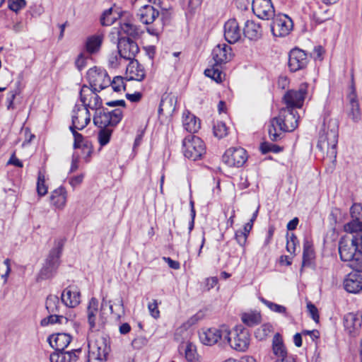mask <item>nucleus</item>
<instances>
[{"label": "nucleus", "instance_id": "1", "mask_svg": "<svg viewBox=\"0 0 362 362\" xmlns=\"http://www.w3.org/2000/svg\"><path fill=\"white\" fill-rule=\"evenodd\" d=\"M300 117L295 109L284 107L279 115L270 119L268 134L272 141L281 140L285 132L293 131L298 125Z\"/></svg>", "mask_w": 362, "mask_h": 362}, {"label": "nucleus", "instance_id": "2", "mask_svg": "<svg viewBox=\"0 0 362 362\" xmlns=\"http://www.w3.org/2000/svg\"><path fill=\"white\" fill-rule=\"evenodd\" d=\"M339 137V123L336 119H325L320 131L317 148L326 151L327 156L335 159L337 157V145Z\"/></svg>", "mask_w": 362, "mask_h": 362}, {"label": "nucleus", "instance_id": "3", "mask_svg": "<svg viewBox=\"0 0 362 362\" xmlns=\"http://www.w3.org/2000/svg\"><path fill=\"white\" fill-rule=\"evenodd\" d=\"M230 334L231 332L226 326L221 328H202L199 332L200 341L206 346H213L219 341L225 344V341H230Z\"/></svg>", "mask_w": 362, "mask_h": 362}, {"label": "nucleus", "instance_id": "4", "mask_svg": "<svg viewBox=\"0 0 362 362\" xmlns=\"http://www.w3.org/2000/svg\"><path fill=\"white\" fill-rule=\"evenodd\" d=\"M205 145L198 136L189 134L182 141V153L191 160H197L205 153Z\"/></svg>", "mask_w": 362, "mask_h": 362}, {"label": "nucleus", "instance_id": "5", "mask_svg": "<svg viewBox=\"0 0 362 362\" xmlns=\"http://www.w3.org/2000/svg\"><path fill=\"white\" fill-rule=\"evenodd\" d=\"M87 78L91 89L95 91L100 92L110 85V77L106 70L102 68L95 66L90 69L87 72Z\"/></svg>", "mask_w": 362, "mask_h": 362}, {"label": "nucleus", "instance_id": "6", "mask_svg": "<svg viewBox=\"0 0 362 362\" xmlns=\"http://www.w3.org/2000/svg\"><path fill=\"white\" fill-rule=\"evenodd\" d=\"M272 19L271 30L274 36L285 37L292 30L293 23L288 16L284 13H278Z\"/></svg>", "mask_w": 362, "mask_h": 362}, {"label": "nucleus", "instance_id": "7", "mask_svg": "<svg viewBox=\"0 0 362 362\" xmlns=\"http://www.w3.org/2000/svg\"><path fill=\"white\" fill-rule=\"evenodd\" d=\"M251 341L250 334L247 329L236 327L233 332V338L230 336V341H225L237 351L244 352L249 348Z\"/></svg>", "mask_w": 362, "mask_h": 362}, {"label": "nucleus", "instance_id": "8", "mask_svg": "<svg viewBox=\"0 0 362 362\" xmlns=\"http://www.w3.org/2000/svg\"><path fill=\"white\" fill-rule=\"evenodd\" d=\"M117 49L120 57L129 61L135 59L139 52L137 43L130 37L124 36L118 37Z\"/></svg>", "mask_w": 362, "mask_h": 362}, {"label": "nucleus", "instance_id": "9", "mask_svg": "<svg viewBox=\"0 0 362 362\" xmlns=\"http://www.w3.org/2000/svg\"><path fill=\"white\" fill-rule=\"evenodd\" d=\"M247 160V151L242 147L230 148L222 156L223 162L229 167H241Z\"/></svg>", "mask_w": 362, "mask_h": 362}, {"label": "nucleus", "instance_id": "10", "mask_svg": "<svg viewBox=\"0 0 362 362\" xmlns=\"http://www.w3.org/2000/svg\"><path fill=\"white\" fill-rule=\"evenodd\" d=\"M308 84L302 83L298 90H288L284 96V101L286 104V107L300 108L307 95Z\"/></svg>", "mask_w": 362, "mask_h": 362}, {"label": "nucleus", "instance_id": "11", "mask_svg": "<svg viewBox=\"0 0 362 362\" xmlns=\"http://www.w3.org/2000/svg\"><path fill=\"white\" fill-rule=\"evenodd\" d=\"M88 348L89 353L100 361H106L110 351L109 340L103 336L98 337L93 342H89Z\"/></svg>", "mask_w": 362, "mask_h": 362}, {"label": "nucleus", "instance_id": "12", "mask_svg": "<svg viewBox=\"0 0 362 362\" xmlns=\"http://www.w3.org/2000/svg\"><path fill=\"white\" fill-rule=\"evenodd\" d=\"M98 91L90 88L88 86L83 85L80 90V100L83 106L88 109L97 110L103 107V100L98 95Z\"/></svg>", "mask_w": 362, "mask_h": 362}, {"label": "nucleus", "instance_id": "13", "mask_svg": "<svg viewBox=\"0 0 362 362\" xmlns=\"http://www.w3.org/2000/svg\"><path fill=\"white\" fill-rule=\"evenodd\" d=\"M308 62L307 54L299 48L292 49L288 54V66L291 72L304 69Z\"/></svg>", "mask_w": 362, "mask_h": 362}, {"label": "nucleus", "instance_id": "14", "mask_svg": "<svg viewBox=\"0 0 362 362\" xmlns=\"http://www.w3.org/2000/svg\"><path fill=\"white\" fill-rule=\"evenodd\" d=\"M252 9L257 18L264 21L272 19L276 15L272 0H253Z\"/></svg>", "mask_w": 362, "mask_h": 362}, {"label": "nucleus", "instance_id": "15", "mask_svg": "<svg viewBox=\"0 0 362 362\" xmlns=\"http://www.w3.org/2000/svg\"><path fill=\"white\" fill-rule=\"evenodd\" d=\"M72 124L78 130L83 129L90 122V113L89 109L83 105L76 104L72 110Z\"/></svg>", "mask_w": 362, "mask_h": 362}, {"label": "nucleus", "instance_id": "16", "mask_svg": "<svg viewBox=\"0 0 362 362\" xmlns=\"http://www.w3.org/2000/svg\"><path fill=\"white\" fill-rule=\"evenodd\" d=\"M355 243L353 237L351 238L347 236L341 238L339 242V253L341 261H349L356 256L358 248Z\"/></svg>", "mask_w": 362, "mask_h": 362}, {"label": "nucleus", "instance_id": "17", "mask_svg": "<svg viewBox=\"0 0 362 362\" xmlns=\"http://www.w3.org/2000/svg\"><path fill=\"white\" fill-rule=\"evenodd\" d=\"M349 100L346 105V112L349 119L354 123H358L361 119V112L355 88H351V91L347 95Z\"/></svg>", "mask_w": 362, "mask_h": 362}, {"label": "nucleus", "instance_id": "18", "mask_svg": "<svg viewBox=\"0 0 362 362\" xmlns=\"http://www.w3.org/2000/svg\"><path fill=\"white\" fill-rule=\"evenodd\" d=\"M352 221L345 224L344 230L354 233L362 230V205L354 204L350 209Z\"/></svg>", "mask_w": 362, "mask_h": 362}, {"label": "nucleus", "instance_id": "19", "mask_svg": "<svg viewBox=\"0 0 362 362\" xmlns=\"http://www.w3.org/2000/svg\"><path fill=\"white\" fill-rule=\"evenodd\" d=\"M61 301L69 308H75L81 303V293L76 286H67L61 295Z\"/></svg>", "mask_w": 362, "mask_h": 362}, {"label": "nucleus", "instance_id": "20", "mask_svg": "<svg viewBox=\"0 0 362 362\" xmlns=\"http://www.w3.org/2000/svg\"><path fill=\"white\" fill-rule=\"evenodd\" d=\"M362 325V315L359 313H349L344 317L345 330L351 336H356Z\"/></svg>", "mask_w": 362, "mask_h": 362}, {"label": "nucleus", "instance_id": "21", "mask_svg": "<svg viewBox=\"0 0 362 362\" xmlns=\"http://www.w3.org/2000/svg\"><path fill=\"white\" fill-rule=\"evenodd\" d=\"M211 55L214 64L216 66H221L231 60L233 58L232 49L226 44L218 45L213 49Z\"/></svg>", "mask_w": 362, "mask_h": 362}, {"label": "nucleus", "instance_id": "22", "mask_svg": "<svg viewBox=\"0 0 362 362\" xmlns=\"http://www.w3.org/2000/svg\"><path fill=\"white\" fill-rule=\"evenodd\" d=\"M224 37L230 44L237 42L241 37V30L235 18L227 21L224 24Z\"/></svg>", "mask_w": 362, "mask_h": 362}, {"label": "nucleus", "instance_id": "23", "mask_svg": "<svg viewBox=\"0 0 362 362\" xmlns=\"http://www.w3.org/2000/svg\"><path fill=\"white\" fill-rule=\"evenodd\" d=\"M64 245V240L59 239L55 241L54 247L50 250L49 254L46 259L45 265L57 271L59 265V258Z\"/></svg>", "mask_w": 362, "mask_h": 362}, {"label": "nucleus", "instance_id": "24", "mask_svg": "<svg viewBox=\"0 0 362 362\" xmlns=\"http://www.w3.org/2000/svg\"><path fill=\"white\" fill-rule=\"evenodd\" d=\"M344 286L349 293H357L362 291V276L357 272L348 274L344 281Z\"/></svg>", "mask_w": 362, "mask_h": 362}, {"label": "nucleus", "instance_id": "25", "mask_svg": "<svg viewBox=\"0 0 362 362\" xmlns=\"http://www.w3.org/2000/svg\"><path fill=\"white\" fill-rule=\"evenodd\" d=\"M47 341L49 345L55 349V351H64L71 341V337L66 333H58L57 334L50 335Z\"/></svg>", "mask_w": 362, "mask_h": 362}, {"label": "nucleus", "instance_id": "26", "mask_svg": "<svg viewBox=\"0 0 362 362\" xmlns=\"http://www.w3.org/2000/svg\"><path fill=\"white\" fill-rule=\"evenodd\" d=\"M139 21L146 25L153 23L159 16V11L153 6L145 5L142 6L136 14Z\"/></svg>", "mask_w": 362, "mask_h": 362}, {"label": "nucleus", "instance_id": "27", "mask_svg": "<svg viewBox=\"0 0 362 362\" xmlns=\"http://www.w3.org/2000/svg\"><path fill=\"white\" fill-rule=\"evenodd\" d=\"M81 352V349L71 351H57L50 355L49 360L50 362H76L78 359L77 354Z\"/></svg>", "mask_w": 362, "mask_h": 362}, {"label": "nucleus", "instance_id": "28", "mask_svg": "<svg viewBox=\"0 0 362 362\" xmlns=\"http://www.w3.org/2000/svg\"><path fill=\"white\" fill-rule=\"evenodd\" d=\"M141 33V28L133 24L129 20L121 19L119 21V29L117 32L118 37L127 35L128 37H138Z\"/></svg>", "mask_w": 362, "mask_h": 362}, {"label": "nucleus", "instance_id": "29", "mask_svg": "<svg viewBox=\"0 0 362 362\" xmlns=\"http://www.w3.org/2000/svg\"><path fill=\"white\" fill-rule=\"evenodd\" d=\"M127 72L130 75L129 80L142 81L146 76L144 66L136 59L129 61L127 66Z\"/></svg>", "mask_w": 362, "mask_h": 362}, {"label": "nucleus", "instance_id": "30", "mask_svg": "<svg viewBox=\"0 0 362 362\" xmlns=\"http://www.w3.org/2000/svg\"><path fill=\"white\" fill-rule=\"evenodd\" d=\"M243 34L250 40H257L262 35V30L259 23L247 20L243 28Z\"/></svg>", "mask_w": 362, "mask_h": 362}, {"label": "nucleus", "instance_id": "31", "mask_svg": "<svg viewBox=\"0 0 362 362\" xmlns=\"http://www.w3.org/2000/svg\"><path fill=\"white\" fill-rule=\"evenodd\" d=\"M186 112L187 114L185 112H183V115H185V117L184 119H182V126L188 133L193 134L200 129V121L188 110Z\"/></svg>", "mask_w": 362, "mask_h": 362}, {"label": "nucleus", "instance_id": "32", "mask_svg": "<svg viewBox=\"0 0 362 362\" xmlns=\"http://www.w3.org/2000/svg\"><path fill=\"white\" fill-rule=\"evenodd\" d=\"M93 123L100 128H107L110 126L109 111L103 107L95 110Z\"/></svg>", "mask_w": 362, "mask_h": 362}, {"label": "nucleus", "instance_id": "33", "mask_svg": "<svg viewBox=\"0 0 362 362\" xmlns=\"http://www.w3.org/2000/svg\"><path fill=\"white\" fill-rule=\"evenodd\" d=\"M50 199L53 205L58 209H63L66 203V189L61 186L54 189L51 194Z\"/></svg>", "mask_w": 362, "mask_h": 362}, {"label": "nucleus", "instance_id": "34", "mask_svg": "<svg viewBox=\"0 0 362 362\" xmlns=\"http://www.w3.org/2000/svg\"><path fill=\"white\" fill-rule=\"evenodd\" d=\"M272 350L277 358H284L285 355H289L286 350L279 334H276L273 338Z\"/></svg>", "mask_w": 362, "mask_h": 362}, {"label": "nucleus", "instance_id": "35", "mask_svg": "<svg viewBox=\"0 0 362 362\" xmlns=\"http://www.w3.org/2000/svg\"><path fill=\"white\" fill-rule=\"evenodd\" d=\"M241 320L246 325L253 327L261 322L262 317L259 312L250 311L242 314Z\"/></svg>", "mask_w": 362, "mask_h": 362}, {"label": "nucleus", "instance_id": "36", "mask_svg": "<svg viewBox=\"0 0 362 362\" xmlns=\"http://www.w3.org/2000/svg\"><path fill=\"white\" fill-rule=\"evenodd\" d=\"M46 309L49 313H59L62 308L59 298L56 295H49L45 303Z\"/></svg>", "mask_w": 362, "mask_h": 362}, {"label": "nucleus", "instance_id": "37", "mask_svg": "<svg viewBox=\"0 0 362 362\" xmlns=\"http://www.w3.org/2000/svg\"><path fill=\"white\" fill-rule=\"evenodd\" d=\"M103 37L100 35H93L89 37L86 42V49L90 54L98 52L102 45Z\"/></svg>", "mask_w": 362, "mask_h": 362}, {"label": "nucleus", "instance_id": "38", "mask_svg": "<svg viewBox=\"0 0 362 362\" xmlns=\"http://www.w3.org/2000/svg\"><path fill=\"white\" fill-rule=\"evenodd\" d=\"M185 357L187 362H199V355L195 344L187 342L185 349Z\"/></svg>", "mask_w": 362, "mask_h": 362}, {"label": "nucleus", "instance_id": "39", "mask_svg": "<svg viewBox=\"0 0 362 362\" xmlns=\"http://www.w3.org/2000/svg\"><path fill=\"white\" fill-rule=\"evenodd\" d=\"M50 315L43 318L41 322L40 325L43 327L47 326L48 325H54L56 323L62 324L64 323V321L65 322H67L68 319L65 317H64L62 315H59V313H49Z\"/></svg>", "mask_w": 362, "mask_h": 362}, {"label": "nucleus", "instance_id": "40", "mask_svg": "<svg viewBox=\"0 0 362 362\" xmlns=\"http://www.w3.org/2000/svg\"><path fill=\"white\" fill-rule=\"evenodd\" d=\"M119 13H113L112 8H110L105 10L100 17V23L103 26H110L115 23L117 17H119Z\"/></svg>", "mask_w": 362, "mask_h": 362}, {"label": "nucleus", "instance_id": "41", "mask_svg": "<svg viewBox=\"0 0 362 362\" xmlns=\"http://www.w3.org/2000/svg\"><path fill=\"white\" fill-rule=\"evenodd\" d=\"M259 300L267 308H269L272 311L277 313L283 314L285 317L288 316V314L286 312V308L285 306L271 302V301L264 298L263 297H259Z\"/></svg>", "mask_w": 362, "mask_h": 362}, {"label": "nucleus", "instance_id": "42", "mask_svg": "<svg viewBox=\"0 0 362 362\" xmlns=\"http://www.w3.org/2000/svg\"><path fill=\"white\" fill-rule=\"evenodd\" d=\"M206 76L209 77L216 82L222 81V71L219 69V66H216L215 64H213L212 68L206 69L204 71Z\"/></svg>", "mask_w": 362, "mask_h": 362}, {"label": "nucleus", "instance_id": "43", "mask_svg": "<svg viewBox=\"0 0 362 362\" xmlns=\"http://www.w3.org/2000/svg\"><path fill=\"white\" fill-rule=\"evenodd\" d=\"M203 0H189L187 11L185 13L187 22L191 21L197 8L200 6Z\"/></svg>", "mask_w": 362, "mask_h": 362}, {"label": "nucleus", "instance_id": "44", "mask_svg": "<svg viewBox=\"0 0 362 362\" xmlns=\"http://www.w3.org/2000/svg\"><path fill=\"white\" fill-rule=\"evenodd\" d=\"M259 149L262 154H266L269 152L277 153L283 151V147L276 144L264 141L260 144Z\"/></svg>", "mask_w": 362, "mask_h": 362}, {"label": "nucleus", "instance_id": "45", "mask_svg": "<svg viewBox=\"0 0 362 362\" xmlns=\"http://www.w3.org/2000/svg\"><path fill=\"white\" fill-rule=\"evenodd\" d=\"M112 130L108 128H100L98 132V142L101 146L107 145L111 138Z\"/></svg>", "mask_w": 362, "mask_h": 362}, {"label": "nucleus", "instance_id": "46", "mask_svg": "<svg viewBox=\"0 0 362 362\" xmlns=\"http://www.w3.org/2000/svg\"><path fill=\"white\" fill-rule=\"evenodd\" d=\"M213 132L214 135L218 139H222L228 134L227 127L222 122H217L214 124Z\"/></svg>", "mask_w": 362, "mask_h": 362}, {"label": "nucleus", "instance_id": "47", "mask_svg": "<svg viewBox=\"0 0 362 362\" xmlns=\"http://www.w3.org/2000/svg\"><path fill=\"white\" fill-rule=\"evenodd\" d=\"M204 317V313L203 311L199 310L196 314L189 318L185 322L182 323V328L187 329L192 326L198 323Z\"/></svg>", "mask_w": 362, "mask_h": 362}, {"label": "nucleus", "instance_id": "48", "mask_svg": "<svg viewBox=\"0 0 362 362\" xmlns=\"http://www.w3.org/2000/svg\"><path fill=\"white\" fill-rule=\"evenodd\" d=\"M37 192L40 196H44L47 193V187L45 185V175L41 171L38 173Z\"/></svg>", "mask_w": 362, "mask_h": 362}, {"label": "nucleus", "instance_id": "49", "mask_svg": "<svg viewBox=\"0 0 362 362\" xmlns=\"http://www.w3.org/2000/svg\"><path fill=\"white\" fill-rule=\"evenodd\" d=\"M69 129L71 132L74 138V145L73 147L74 149L83 148V144L85 143L83 142V136L78 133L77 131L78 129L75 128L74 127H69Z\"/></svg>", "mask_w": 362, "mask_h": 362}, {"label": "nucleus", "instance_id": "50", "mask_svg": "<svg viewBox=\"0 0 362 362\" xmlns=\"http://www.w3.org/2000/svg\"><path fill=\"white\" fill-rule=\"evenodd\" d=\"M349 267H351L356 272H362V253L358 252L356 256L349 261Z\"/></svg>", "mask_w": 362, "mask_h": 362}, {"label": "nucleus", "instance_id": "51", "mask_svg": "<svg viewBox=\"0 0 362 362\" xmlns=\"http://www.w3.org/2000/svg\"><path fill=\"white\" fill-rule=\"evenodd\" d=\"M110 126H117L122 119L123 115L122 111L120 109H115L112 111H109Z\"/></svg>", "mask_w": 362, "mask_h": 362}, {"label": "nucleus", "instance_id": "52", "mask_svg": "<svg viewBox=\"0 0 362 362\" xmlns=\"http://www.w3.org/2000/svg\"><path fill=\"white\" fill-rule=\"evenodd\" d=\"M115 92L121 91L122 88L125 90L126 85L124 83V79L122 76H115L112 81L110 80V85Z\"/></svg>", "mask_w": 362, "mask_h": 362}, {"label": "nucleus", "instance_id": "53", "mask_svg": "<svg viewBox=\"0 0 362 362\" xmlns=\"http://www.w3.org/2000/svg\"><path fill=\"white\" fill-rule=\"evenodd\" d=\"M26 5L25 0H8V8L17 13L18 11L24 8Z\"/></svg>", "mask_w": 362, "mask_h": 362}, {"label": "nucleus", "instance_id": "54", "mask_svg": "<svg viewBox=\"0 0 362 362\" xmlns=\"http://www.w3.org/2000/svg\"><path fill=\"white\" fill-rule=\"evenodd\" d=\"M271 328L272 327L269 325H263L257 329L255 332L256 337L261 340L263 339L271 332Z\"/></svg>", "mask_w": 362, "mask_h": 362}, {"label": "nucleus", "instance_id": "55", "mask_svg": "<svg viewBox=\"0 0 362 362\" xmlns=\"http://www.w3.org/2000/svg\"><path fill=\"white\" fill-rule=\"evenodd\" d=\"M314 258V250L303 251V267H310Z\"/></svg>", "mask_w": 362, "mask_h": 362}, {"label": "nucleus", "instance_id": "56", "mask_svg": "<svg viewBox=\"0 0 362 362\" xmlns=\"http://www.w3.org/2000/svg\"><path fill=\"white\" fill-rule=\"evenodd\" d=\"M98 301L96 298H92L88 306L87 312L88 316H96L98 313Z\"/></svg>", "mask_w": 362, "mask_h": 362}, {"label": "nucleus", "instance_id": "57", "mask_svg": "<svg viewBox=\"0 0 362 362\" xmlns=\"http://www.w3.org/2000/svg\"><path fill=\"white\" fill-rule=\"evenodd\" d=\"M173 100H174V97H169V96H166L165 98L163 97L160 100V105H159L158 114L159 115L162 114L163 111L164 110V108H165L168 105H170V106L172 107Z\"/></svg>", "mask_w": 362, "mask_h": 362}, {"label": "nucleus", "instance_id": "58", "mask_svg": "<svg viewBox=\"0 0 362 362\" xmlns=\"http://www.w3.org/2000/svg\"><path fill=\"white\" fill-rule=\"evenodd\" d=\"M158 302L156 300H153L152 303H149L148 305V308L151 315L157 319L160 316V311L158 308Z\"/></svg>", "mask_w": 362, "mask_h": 362}, {"label": "nucleus", "instance_id": "59", "mask_svg": "<svg viewBox=\"0 0 362 362\" xmlns=\"http://www.w3.org/2000/svg\"><path fill=\"white\" fill-rule=\"evenodd\" d=\"M247 235H245V232H243L242 230H238L235 233V238L237 243L242 247H244L247 239Z\"/></svg>", "mask_w": 362, "mask_h": 362}, {"label": "nucleus", "instance_id": "60", "mask_svg": "<svg viewBox=\"0 0 362 362\" xmlns=\"http://www.w3.org/2000/svg\"><path fill=\"white\" fill-rule=\"evenodd\" d=\"M55 272V270H52V269L45 264L40 271V275L42 279H47L52 277Z\"/></svg>", "mask_w": 362, "mask_h": 362}, {"label": "nucleus", "instance_id": "61", "mask_svg": "<svg viewBox=\"0 0 362 362\" xmlns=\"http://www.w3.org/2000/svg\"><path fill=\"white\" fill-rule=\"evenodd\" d=\"M307 308L313 320L315 322H318L319 315L316 306L311 302H309L307 303Z\"/></svg>", "mask_w": 362, "mask_h": 362}, {"label": "nucleus", "instance_id": "62", "mask_svg": "<svg viewBox=\"0 0 362 362\" xmlns=\"http://www.w3.org/2000/svg\"><path fill=\"white\" fill-rule=\"evenodd\" d=\"M218 284V278L216 276L207 278L205 279L204 290L210 291Z\"/></svg>", "mask_w": 362, "mask_h": 362}, {"label": "nucleus", "instance_id": "63", "mask_svg": "<svg viewBox=\"0 0 362 362\" xmlns=\"http://www.w3.org/2000/svg\"><path fill=\"white\" fill-rule=\"evenodd\" d=\"M16 93L14 91H9L7 93L6 99V105L8 110H13V100L16 98Z\"/></svg>", "mask_w": 362, "mask_h": 362}, {"label": "nucleus", "instance_id": "64", "mask_svg": "<svg viewBox=\"0 0 362 362\" xmlns=\"http://www.w3.org/2000/svg\"><path fill=\"white\" fill-rule=\"evenodd\" d=\"M355 233L356 235H353L354 240L356 242L355 244L358 248V252L362 253V230H358Z\"/></svg>", "mask_w": 362, "mask_h": 362}]
</instances>
